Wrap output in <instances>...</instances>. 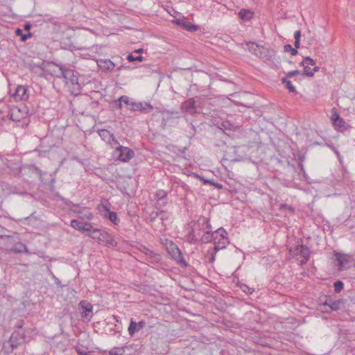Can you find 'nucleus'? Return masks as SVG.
I'll return each mask as SVG.
<instances>
[{"instance_id": "f257e3e1", "label": "nucleus", "mask_w": 355, "mask_h": 355, "mask_svg": "<svg viewBox=\"0 0 355 355\" xmlns=\"http://www.w3.org/2000/svg\"><path fill=\"white\" fill-rule=\"evenodd\" d=\"M87 235L100 244L112 247H116L117 245V242L114 240L113 236L110 234L105 230H94L93 234H87Z\"/></svg>"}, {"instance_id": "f03ea898", "label": "nucleus", "mask_w": 355, "mask_h": 355, "mask_svg": "<svg viewBox=\"0 0 355 355\" xmlns=\"http://www.w3.org/2000/svg\"><path fill=\"white\" fill-rule=\"evenodd\" d=\"M249 51L264 62L271 60L275 55L272 49L259 46L254 42L247 44Z\"/></svg>"}, {"instance_id": "7ed1b4c3", "label": "nucleus", "mask_w": 355, "mask_h": 355, "mask_svg": "<svg viewBox=\"0 0 355 355\" xmlns=\"http://www.w3.org/2000/svg\"><path fill=\"white\" fill-rule=\"evenodd\" d=\"M60 74L56 75L57 77H62L66 83H71V85L78 84V78L77 76L74 74V71L64 64H58Z\"/></svg>"}, {"instance_id": "20e7f679", "label": "nucleus", "mask_w": 355, "mask_h": 355, "mask_svg": "<svg viewBox=\"0 0 355 355\" xmlns=\"http://www.w3.org/2000/svg\"><path fill=\"white\" fill-rule=\"evenodd\" d=\"M113 155L116 159L122 162H128L135 157V152L128 147L119 145L116 147Z\"/></svg>"}, {"instance_id": "39448f33", "label": "nucleus", "mask_w": 355, "mask_h": 355, "mask_svg": "<svg viewBox=\"0 0 355 355\" xmlns=\"http://www.w3.org/2000/svg\"><path fill=\"white\" fill-rule=\"evenodd\" d=\"M130 110L134 112H139L142 114H148L151 112L154 107L146 101H135L130 98L129 108Z\"/></svg>"}, {"instance_id": "423d86ee", "label": "nucleus", "mask_w": 355, "mask_h": 355, "mask_svg": "<svg viewBox=\"0 0 355 355\" xmlns=\"http://www.w3.org/2000/svg\"><path fill=\"white\" fill-rule=\"evenodd\" d=\"M24 340L25 332L22 330H15L12 334L10 339L3 343V347H6V345H9L12 350L23 343Z\"/></svg>"}, {"instance_id": "0eeeda50", "label": "nucleus", "mask_w": 355, "mask_h": 355, "mask_svg": "<svg viewBox=\"0 0 355 355\" xmlns=\"http://www.w3.org/2000/svg\"><path fill=\"white\" fill-rule=\"evenodd\" d=\"M225 230L220 227L216 230L215 239L214 241V247L216 250H220L225 248L227 244L229 243Z\"/></svg>"}, {"instance_id": "6e6552de", "label": "nucleus", "mask_w": 355, "mask_h": 355, "mask_svg": "<svg viewBox=\"0 0 355 355\" xmlns=\"http://www.w3.org/2000/svg\"><path fill=\"white\" fill-rule=\"evenodd\" d=\"M79 311L83 322H89L93 316V306L86 301L82 300L79 303Z\"/></svg>"}, {"instance_id": "1a4fd4ad", "label": "nucleus", "mask_w": 355, "mask_h": 355, "mask_svg": "<svg viewBox=\"0 0 355 355\" xmlns=\"http://www.w3.org/2000/svg\"><path fill=\"white\" fill-rule=\"evenodd\" d=\"M332 112H333V114L331 116V120L333 121L334 125L337 128V129L339 131L343 132V131L349 130L352 128L348 123H347L344 121L343 119L340 117L336 108H333Z\"/></svg>"}, {"instance_id": "9d476101", "label": "nucleus", "mask_w": 355, "mask_h": 355, "mask_svg": "<svg viewBox=\"0 0 355 355\" xmlns=\"http://www.w3.org/2000/svg\"><path fill=\"white\" fill-rule=\"evenodd\" d=\"M168 251L173 259H175L177 262L183 263L184 266H187L181 250L173 243H171L168 247Z\"/></svg>"}, {"instance_id": "9b49d317", "label": "nucleus", "mask_w": 355, "mask_h": 355, "mask_svg": "<svg viewBox=\"0 0 355 355\" xmlns=\"http://www.w3.org/2000/svg\"><path fill=\"white\" fill-rule=\"evenodd\" d=\"M15 237L9 235H0V248L10 251Z\"/></svg>"}, {"instance_id": "f8f14e48", "label": "nucleus", "mask_w": 355, "mask_h": 355, "mask_svg": "<svg viewBox=\"0 0 355 355\" xmlns=\"http://www.w3.org/2000/svg\"><path fill=\"white\" fill-rule=\"evenodd\" d=\"M12 97L16 101H26L28 98L27 89L23 85H18L15 89Z\"/></svg>"}, {"instance_id": "ddd939ff", "label": "nucleus", "mask_w": 355, "mask_h": 355, "mask_svg": "<svg viewBox=\"0 0 355 355\" xmlns=\"http://www.w3.org/2000/svg\"><path fill=\"white\" fill-rule=\"evenodd\" d=\"M181 109L190 114L196 113V101L194 98H190L183 102L181 105Z\"/></svg>"}, {"instance_id": "4468645a", "label": "nucleus", "mask_w": 355, "mask_h": 355, "mask_svg": "<svg viewBox=\"0 0 355 355\" xmlns=\"http://www.w3.org/2000/svg\"><path fill=\"white\" fill-rule=\"evenodd\" d=\"M211 229V227L209 224V220L205 216L199 217L194 224V230H202L205 232Z\"/></svg>"}, {"instance_id": "2eb2a0df", "label": "nucleus", "mask_w": 355, "mask_h": 355, "mask_svg": "<svg viewBox=\"0 0 355 355\" xmlns=\"http://www.w3.org/2000/svg\"><path fill=\"white\" fill-rule=\"evenodd\" d=\"M175 22L184 30L190 32H194L198 29V26L192 24L191 22L184 19H178L175 21Z\"/></svg>"}, {"instance_id": "dca6fc26", "label": "nucleus", "mask_w": 355, "mask_h": 355, "mask_svg": "<svg viewBox=\"0 0 355 355\" xmlns=\"http://www.w3.org/2000/svg\"><path fill=\"white\" fill-rule=\"evenodd\" d=\"M70 210L76 213L80 218L92 220L94 216L89 209L87 207L81 208L80 209H73L72 207Z\"/></svg>"}, {"instance_id": "f3484780", "label": "nucleus", "mask_w": 355, "mask_h": 355, "mask_svg": "<svg viewBox=\"0 0 355 355\" xmlns=\"http://www.w3.org/2000/svg\"><path fill=\"white\" fill-rule=\"evenodd\" d=\"M146 325L144 321L141 320L139 322H136L132 320H130V325L128 327V333L130 336H132L135 334V332L139 331L143 329Z\"/></svg>"}, {"instance_id": "a211bd4d", "label": "nucleus", "mask_w": 355, "mask_h": 355, "mask_svg": "<svg viewBox=\"0 0 355 355\" xmlns=\"http://www.w3.org/2000/svg\"><path fill=\"white\" fill-rule=\"evenodd\" d=\"M298 249L299 255H300L303 258V259L301 261V263L305 264L308 261L310 257L309 248L307 246L301 244L298 245Z\"/></svg>"}, {"instance_id": "6ab92c4d", "label": "nucleus", "mask_w": 355, "mask_h": 355, "mask_svg": "<svg viewBox=\"0 0 355 355\" xmlns=\"http://www.w3.org/2000/svg\"><path fill=\"white\" fill-rule=\"evenodd\" d=\"M168 114H169V112L167 110H163V111L157 110V112H155L153 114L152 118L157 119V118L161 117L162 121V125L163 128H164L166 125L167 120L169 118Z\"/></svg>"}, {"instance_id": "aec40b11", "label": "nucleus", "mask_w": 355, "mask_h": 355, "mask_svg": "<svg viewBox=\"0 0 355 355\" xmlns=\"http://www.w3.org/2000/svg\"><path fill=\"white\" fill-rule=\"evenodd\" d=\"M343 304V301L341 300H333L331 299L326 300L324 302V306H328L331 311H338L340 309L341 305Z\"/></svg>"}, {"instance_id": "412c9836", "label": "nucleus", "mask_w": 355, "mask_h": 355, "mask_svg": "<svg viewBox=\"0 0 355 355\" xmlns=\"http://www.w3.org/2000/svg\"><path fill=\"white\" fill-rule=\"evenodd\" d=\"M10 251H13L16 253H22L24 252H27V248L26 245L19 241L18 238L15 237V240L13 242V246L12 249H10Z\"/></svg>"}, {"instance_id": "4be33fe9", "label": "nucleus", "mask_w": 355, "mask_h": 355, "mask_svg": "<svg viewBox=\"0 0 355 355\" xmlns=\"http://www.w3.org/2000/svg\"><path fill=\"white\" fill-rule=\"evenodd\" d=\"M238 15L243 21H248L253 17L254 13L250 9H241Z\"/></svg>"}, {"instance_id": "5701e85b", "label": "nucleus", "mask_w": 355, "mask_h": 355, "mask_svg": "<svg viewBox=\"0 0 355 355\" xmlns=\"http://www.w3.org/2000/svg\"><path fill=\"white\" fill-rule=\"evenodd\" d=\"M216 230L212 232L211 229L209 230L205 231L204 234L201 237V241L203 243H208L210 241H214L215 239Z\"/></svg>"}, {"instance_id": "b1692460", "label": "nucleus", "mask_w": 355, "mask_h": 355, "mask_svg": "<svg viewBox=\"0 0 355 355\" xmlns=\"http://www.w3.org/2000/svg\"><path fill=\"white\" fill-rule=\"evenodd\" d=\"M123 103L127 105L128 108H129L130 98L127 96H121L114 102L116 107L120 110L123 107Z\"/></svg>"}, {"instance_id": "393cba45", "label": "nucleus", "mask_w": 355, "mask_h": 355, "mask_svg": "<svg viewBox=\"0 0 355 355\" xmlns=\"http://www.w3.org/2000/svg\"><path fill=\"white\" fill-rule=\"evenodd\" d=\"M98 64L100 67L107 70H112L115 67V64L110 60H101L98 62Z\"/></svg>"}, {"instance_id": "a878e982", "label": "nucleus", "mask_w": 355, "mask_h": 355, "mask_svg": "<svg viewBox=\"0 0 355 355\" xmlns=\"http://www.w3.org/2000/svg\"><path fill=\"white\" fill-rule=\"evenodd\" d=\"M144 253L147 258L151 259L153 261L158 262L160 260V255L155 253L153 251L148 248H144Z\"/></svg>"}, {"instance_id": "bb28decb", "label": "nucleus", "mask_w": 355, "mask_h": 355, "mask_svg": "<svg viewBox=\"0 0 355 355\" xmlns=\"http://www.w3.org/2000/svg\"><path fill=\"white\" fill-rule=\"evenodd\" d=\"M236 128V125L232 123L230 121L224 120L220 123V129L224 130H234Z\"/></svg>"}, {"instance_id": "cd10ccee", "label": "nucleus", "mask_w": 355, "mask_h": 355, "mask_svg": "<svg viewBox=\"0 0 355 355\" xmlns=\"http://www.w3.org/2000/svg\"><path fill=\"white\" fill-rule=\"evenodd\" d=\"M105 210H106L108 214V218L111 222H112L114 225H117L119 223V219L117 216V214L116 212L114 211H110L109 209L107 207H105Z\"/></svg>"}, {"instance_id": "c85d7f7f", "label": "nucleus", "mask_w": 355, "mask_h": 355, "mask_svg": "<svg viewBox=\"0 0 355 355\" xmlns=\"http://www.w3.org/2000/svg\"><path fill=\"white\" fill-rule=\"evenodd\" d=\"M98 134L101 139L105 142L110 141V139L112 137V133L107 130H101Z\"/></svg>"}, {"instance_id": "c756f323", "label": "nucleus", "mask_w": 355, "mask_h": 355, "mask_svg": "<svg viewBox=\"0 0 355 355\" xmlns=\"http://www.w3.org/2000/svg\"><path fill=\"white\" fill-rule=\"evenodd\" d=\"M218 251V250H216V248H214V247L210 248L207 251V254L206 257L208 259L209 262L212 263L215 261V257H216V252Z\"/></svg>"}, {"instance_id": "7c9ffc66", "label": "nucleus", "mask_w": 355, "mask_h": 355, "mask_svg": "<svg viewBox=\"0 0 355 355\" xmlns=\"http://www.w3.org/2000/svg\"><path fill=\"white\" fill-rule=\"evenodd\" d=\"M71 226L78 231H83V230H84L83 223L76 219L71 220Z\"/></svg>"}, {"instance_id": "2f4dec72", "label": "nucleus", "mask_w": 355, "mask_h": 355, "mask_svg": "<svg viewBox=\"0 0 355 355\" xmlns=\"http://www.w3.org/2000/svg\"><path fill=\"white\" fill-rule=\"evenodd\" d=\"M15 33L17 35L21 36V40L23 42L26 41L28 38L31 37L32 36V33L30 32L28 34H24L23 31L19 28L16 29Z\"/></svg>"}, {"instance_id": "473e14b6", "label": "nucleus", "mask_w": 355, "mask_h": 355, "mask_svg": "<svg viewBox=\"0 0 355 355\" xmlns=\"http://www.w3.org/2000/svg\"><path fill=\"white\" fill-rule=\"evenodd\" d=\"M334 292L336 293H339L344 288V284L342 281L338 280L336 281L334 284Z\"/></svg>"}, {"instance_id": "72a5a7b5", "label": "nucleus", "mask_w": 355, "mask_h": 355, "mask_svg": "<svg viewBox=\"0 0 355 355\" xmlns=\"http://www.w3.org/2000/svg\"><path fill=\"white\" fill-rule=\"evenodd\" d=\"M284 51L290 52L292 55H295L297 53V50L293 48L291 44H286L284 46Z\"/></svg>"}, {"instance_id": "f704fd0d", "label": "nucleus", "mask_w": 355, "mask_h": 355, "mask_svg": "<svg viewBox=\"0 0 355 355\" xmlns=\"http://www.w3.org/2000/svg\"><path fill=\"white\" fill-rule=\"evenodd\" d=\"M194 230V229L192 230L187 235V240L190 243H196L198 240Z\"/></svg>"}, {"instance_id": "c9c22d12", "label": "nucleus", "mask_w": 355, "mask_h": 355, "mask_svg": "<svg viewBox=\"0 0 355 355\" xmlns=\"http://www.w3.org/2000/svg\"><path fill=\"white\" fill-rule=\"evenodd\" d=\"M167 193L164 190H158L156 192L155 196L157 200H164L166 198Z\"/></svg>"}, {"instance_id": "e433bc0d", "label": "nucleus", "mask_w": 355, "mask_h": 355, "mask_svg": "<svg viewBox=\"0 0 355 355\" xmlns=\"http://www.w3.org/2000/svg\"><path fill=\"white\" fill-rule=\"evenodd\" d=\"M84 230L83 232H87L88 234H93V230H96L97 228H94L91 223H83Z\"/></svg>"}, {"instance_id": "4c0bfd02", "label": "nucleus", "mask_w": 355, "mask_h": 355, "mask_svg": "<svg viewBox=\"0 0 355 355\" xmlns=\"http://www.w3.org/2000/svg\"><path fill=\"white\" fill-rule=\"evenodd\" d=\"M279 210L280 211L288 210L291 214H294V212H295V209L293 207H291V205H286V204H281L279 206Z\"/></svg>"}, {"instance_id": "58836bf2", "label": "nucleus", "mask_w": 355, "mask_h": 355, "mask_svg": "<svg viewBox=\"0 0 355 355\" xmlns=\"http://www.w3.org/2000/svg\"><path fill=\"white\" fill-rule=\"evenodd\" d=\"M127 60L129 62H134V61H139L141 62L144 60V57L141 55L136 56L135 57L132 54H129L127 57Z\"/></svg>"}, {"instance_id": "ea45409f", "label": "nucleus", "mask_w": 355, "mask_h": 355, "mask_svg": "<svg viewBox=\"0 0 355 355\" xmlns=\"http://www.w3.org/2000/svg\"><path fill=\"white\" fill-rule=\"evenodd\" d=\"M155 216L159 217L161 220H164L168 218V214L164 211L155 212Z\"/></svg>"}, {"instance_id": "a19ab883", "label": "nucleus", "mask_w": 355, "mask_h": 355, "mask_svg": "<svg viewBox=\"0 0 355 355\" xmlns=\"http://www.w3.org/2000/svg\"><path fill=\"white\" fill-rule=\"evenodd\" d=\"M302 74L308 77L313 76V72L311 71V68L308 65L304 66V72Z\"/></svg>"}, {"instance_id": "79ce46f5", "label": "nucleus", "mask_w": 355, "mask_h": 355, "mask_svg": "<svg viewBox=\"0 0 355 355\" xmlns=\"http://www.w3.org/2000/svg\"><path fill=\"white\" fill-rule=\"evenodd\" d=\"M286 87L291 93L296 92V88L293 85L291 80H288V82L286 84Z\"/></svg>"}, {"instance_id": "37998d69", "label": "nucleus", "mask_w": 355, "mask_h": 355, "mask_svg": "<svg viewBox=\"0 0 355 355\" xmlns=\"http://www.w3.org/2000/svg\"><path fill=\"white\" fill-rule=\"evenodd\" d=\"M299 74H300V71L299 70L291 71L286 73V78H290Z\"/></svg>"}, {"instance_id": "c03bdc74", "label": "nucleus", "mask_w": 355, "mask_h": 355, "mask_svg": "<svg viewBox=\"0 0 355 355\" xmlns=\"http://www.w3.org/2000/svg\"><path fill=\"white\" fill-rule=\"evenodd\" d=\"M106 143H107L112 146L116 144L119 145L117 139H116L113 134H112V137L110 139V141H107Z\"/></svg>"}, {"instance_id": "a18cd8bd", "label": "nucleus", "mask_w": 355, "mask_h": 355, "mask_svg": "<svg viewBox=\"0 0 355 355\" xmlns=\"http://www.w3.org/2000/svg\"><path fill=\"white\" fill-rule=\"evenodd\" d=\"M241 288H242V291H243V292H245V293H247V294H252V293H253V291H254V290H253L252 288H251L248 287V286H246V285H243V286L241 287Z\"/></svg>"}, {"instance_id": "49530a36", "label": "nucleus", "mask_w": 355, "mask_h": 355, "mask_svg": "<svg viewBox=\"0 0 355 355\" xmlns=\"http://www.w3.org/2000/svg\"><path fill=\"white\" fill-rule=\"evenodd\" d=\"M205 183H209L211 185H214L216 188L219 189L223 188L222 184H220L218 182H214L211 180H205Z\"/></svg>"}, {"instance_id": "de8ad7c7", "label": "nucleus", "mask_w": 355, "mask_h": 355, "mask_svg": "<svg viewBox=\"0 0 355 355\" xmlns=\"http://www.w3.org/2000/svg\"><path fill=\"white\" fill-rule=\"evenodd\" d=\"M304 62H306V65L309 64L313 66L315 64V61L310 57H306L304 58Z\"/></svg>"}, {"instance_id": "09e8293b", "label": "nucleus", "mask_w": 355, "mask_h": 355, "mask_svg": "<svg viewBox=\"0 0 355 355\" xmlns=\"http://www.w3.org/2000/svg\"><path fill=\"white\" fill-rule=\"evenodd\" d=\"M290 253L293 255H299V249H298V245H296L295 248H290Z\"/></svg>"}, {"instance_id": "8fccbe9b", "label": "nucleus", "mask_w": 355, "mask_h": 355, "mask_svg": "<svg viewBox=\"0 0 355 355\" xmlns=\"http://www.w3.org/2000/svg\"><path fill=\"white\" fill-rule=\"evenodd\" d=\"M67 205H68L69 209L71 207H72L73 209H81L78 204H74L72 202H69Z\"/></svg>"}, {"instance_id": "3c124183", "label": "nucleus", "mask_w": 355, "mask_h": 355, "mask_svg": "<svg viewBox=\"0 0 355 355\" xmlns=\"http://www.w3.org/2000/svg\"><path fill=\"white\" fill-rule=\"evenodd\" d=\"M75 349H76V352L78 353V354H79V355H88L89 354V353L83 350L80 347H76L75 348Z\"/></svg>"}, {"instance_id": "603ef678", "label": "nucleus", "mask_w": 355, "mask_h": 355, "mask_svg": "<svg viewBox=\"0 0 355 355\" xmlns=\"http://www.w3.org/2000/svg\"><path fill=\"white\" fill-rule=\"evenodd\" d=\"M295 40H300L301 32L300 31H297L294 33Z\"/></svg>"}, {"instance_id": "864d4df0", "label": "nucleus", "mask_w": 355, "mask_h": 355, "mask_svg": "<svg viewBox=\"0 0 355 355\" xmlns=\"http://www.w3.org/2000/svg\"><path fill=\"white\" fill-rule=\"evenodd\" d=\"M42 64H43V63L37 64H31L30 67H31V70H34L35 67L41 68Z\"/></svg>"}, {"instance_id": "5fc2aeb1", "label": "nucleus", "mask_w": 355, "mask_h": 355, "mask_svg": "<svg viewBox=\"0 0 355 355\" xmlns=\"http://www.w3.org/2000/svg\"><path fill=\"white\" fill-rule=\"evenodd\" d=\"M10 119L13 121H19V118H16L14 116V113L12 112L10 114Z\"/></svg>"}, {"instance_id": "6e6d98bb", "label": "nucleus", "mask_w": 355, "mask_h": 355, "mask_svg": "<svg viewBox=\"0 0 355 355\" xmlns=\"http://www.w3.org/2000/svg\"><path fill=\"white\" fill-rule=\"evenodd\" d=\"M294 45H295V49H297L298 48H300V40H295Z\"/></svg>"}, {"instance_id": "4d7b16f0", "label": "nucleus", "mask_w": 355, "mask_h": 355, "mask_svg": "<svg viewBox=\"0 0 355 355\" xmlns=\"http://www.w3.org/2000/svg\"><path fill=\"white\" fill-rule=\"evenodd\" d=\"M31 24L29 23H26L24 24V28L26 31H29L31 28Z\"/></svg>"}, {"instance_id": "13d9d810", "label": "nucleus", "mask_w": 355, "mask_h": 355, "mask_svg": "<svg viewBox=\"0 0 355 355\" xmlns=\"http://www.w3.org/2000/svg\"><path fill=\"white\" fill-rule=\"evenodd\" d=\"M288 78H286V77L282 78L281 79L282 83L286 85V84L288 82V80H288Z\"/></svg>"}, {"instance_id": "bf43d9fd", "label": "nucleus", "mask_w": 355, "mask_h": 355, "mask_svg": "<svg viewBox=\"0 0 355 355\" xmlns=\"http://www.w3.org/2000/svg\"><path fill=\"white\" fill-rule=\"evenodd\" d=\"M319 70H320V67H318V66H315V67H313V71H313V73H314L315 72H317V71H318Z\"/></svg>"}, {"instance_id": "052dcab7", "label": "nucleus", "mask_w": 355, "mask_h": 355, "mask_svg": "<svg viewBox=\"0 0 355 355\" xmlns=\"http://www.w3.org/2000/svg\"><path fill=\"white\" fill-rule=\"evenodd\" d=\"M144 51V49H136L134 53H141Z\"/></svg>"}, {"instance_id": "680f3d73", "label": "nucleus", "mask_w": 355, "mask_h": 355, "mask_svg": "<svg viewBox=\"0 0 355 355\" xmlns=\"http://www.w3.org/2000/svg\"><path fill=\"white\" fill-rule=\"evenodd\" d=\"M49 272H50V273L53 275V278L55 279V282H56L57 284H59V283H60L59 279H58V278H56V277L54 276V275L53 274V272H52L50 270H49Z\"/></svg>"}, {"instance_id": "e2e57ef3", "label": "nucleus", "mask_w": 355, "mask_h": 355, "mask_svg": "<svg viewBox=\"0 0 355 355\" xmlns=\"http://www.w3.org/2000/svg\"><path fill=\"white\" fill-rule=\"evenodd\" d=\"M22 326H23V325H22V322H19L17 324V327L18 329H19L20 330H21V329H22Z\"/></svg>"}, {"instance_id": "0e129e2a", "label": "nucleus", "mask_w": 355, "mask_h": 355, "mask_svg": "<svg viewBox=\"0 0 355 355\" xmlns=\"http://www.w3.org/2000/svg\"><path fill=\"white\" fill-rule=\"evenodd\" d=\"M305 64H306V62H304V59L302 60V62L300 63V65L302 66H306Z\"/></svg>"}, {"instance_id": "69168bd1", "label": "nucleus", "mask_w": 355, "mask_h": 355, "mask_svg": "<svg viewBox=\"0 0 355 355\" xmlns=\"http://www.w3.org/2000/svg\"><path fill=\"white\" fill-rule=\"evenodd\" d=\"M338 261H339V263H340V266H343V263L342 261V260L340 259H338Z\"/></svg>"}, {"instance_id": "338daca9", "label": "nucleus", "mask_w": 355, "mask_h": 355, "mask_svg": "<svg viewBox=\"0 0 355 355\" xmlns=\"http://www.w3.org/2000/svg\"><path fill=\"white\" fill-rule=\"evenodd\" d=\"M334 151L336 152V153L337 154V155H338V156H339V153H338V151H337V150H334Z\"/></svg>"}, {"instance_id": "774afa93", "label": "nucleus", "mask_w": 355, "mask_h": 355, "mask_svg": "<svg viewBox=\"0 0 355 355\" xmlns=\"http://www.w3.org/2000/svg\"><path fill=\"white\" fill-rule=\"evenodd\" d=\"M122 67H123V66H121V67H119V68H118V70H119H119H121V69Z\"/></svg>"}]
</instances>
